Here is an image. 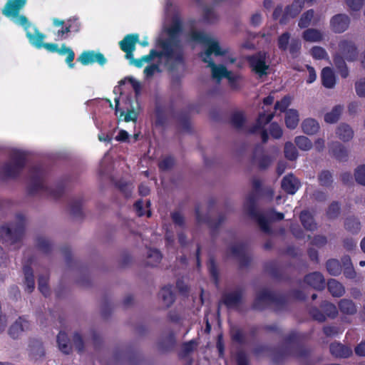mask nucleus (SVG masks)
Listing matches in <instances>:
<instances>
[{
  "label": "nucleus",
  "mask_w": 365,
  "mask_h": 365,
  "mask_svg": "<svg viewBox=\"0 0 365 365\" xmlns=\"http://www.w3.org/2000/svg\"><path fill=\"white\" fill-rule=\"evenodd\" d=\"M181 25L178 21H173L168 29V38L160 39L158 46L160 52L152 50L149 55L138 60H132V63L141 67L144 63L150 62L154 57L159 58L160 63L164 64L170 70H173L178 65L183 63L184 53L182 44L179 40Z\"/></svg>",
  "instance_id": "nucleus-1"
},
{
  "label": "nucleus",
  "mask_w": 365,
  "mask_h": 365,
  "mask_svg": "<svg viewBox=\"0 0 365 365\" xmlns=\"http://www.w3.org/2000/svg\"><path fill=\"white\" fill-rule=\"evenodd\" d=\"M191 38L204 44L206 47V50L200 54V57L211 68L213 78L220 81L222 78H226L230 83H234L237 80V75L228 71L222 65H215L212 60L211 55L212 53L218 56L225 55L227 53V50L222 48L215 38L202 32L193 31L191 32Z\"/></svg>",
  "instance_id": "nucleus-2"
},
{
  "label": "nucleus",
  "mask_w": 365,
  "mask_h": 365,
  "mask_svg": "<svg viewBox=\"0 0 365 365\" xmlns=\"http://www.w3.org/2000/svg\"><path fill=\"white\" fill-rule=\"evenodd\" d=\"M255 195L253 193L250 194L245 202L244 210L250 216L257 221L263 232L269 233V223L272 221L282 220L284 218V214L282 212H277L274 210L259 213L255 209Z\"/></svg>",
  "instance_id": "nucleus-3"
},
{
  "label": "nucleus",
  "mask_w": 365,
  "mask_h": 365,
  "mask_svg": "<svg viewBox=\"0 0 365 365\" xmlns=\"http://www.w3.org/2000/svg\"><path fill=\"white\" fill-rule=\"evenodd\" d=\"M339 51L333 56L334 64L341 77L346 78L349 71L344 57L348 61H354L358 57V51L355 44L350 41L342 40L339 44Z\"/></svg>",
  "instance_id": "nucleus-4"
},
{
  "label": "nucleus",
  "mask_w": 365,
  "mask_h": 365,
  "mask_svg": "<svg viewBox=\"0 0 365 365\" xmlns=\"http://www.w3.org/2000/svg\"><path fill=\"white\" fill-rule=\"evenodd\" d=\"M115 114L119 113V118L123 117L125 122L137 120L140 110L139 103L135 99L134 101L130 96L115 98Z\"/></svg>",
  "instance_id": "nucleus-5"
},
{
  "label": "nucleus",
  "mask_w": 365,
  "mask_h": 365,
  "mask_svg": "<svg viewBox=\"0 0 365 365\" xmlns=\"http://www.w3.org/2000/svg\"><path fill=\"white\" fill-rule=\"evenodd\" d=\"M24 234V218L17 216L15 222L2 226L0 228L1 238L9 245L19 243Z\"/></svg>",
  "instance_id": "nucleus-6"
},
{
  "label": "nucleus",
  "mask_w": 365,
  "mask_h": 365,
  "mask_svg": "<svg viewBox=\"0 0 365 365\" xmlns=\"http://www.w3.org/2000/svg\"><path fill=\"white\" fill-rule=\"evenodd\" d=\"M25 165V155L24 153L13 150L11 153V160L4 167V174L9 178L17 176Z\"/></svg>",
  "instance_id": "nucleus-7"
},
{
  "label": "nucleus",
  "mask_w": 365,
  "mask_h": 365,
  "mask_svg": "<svg viewBox=\"0 0 365 365\" xmlns=\"http://www.w3.org/2000/svg\"><path fill=\"white\" fill-rule=\"evenodd\" d=\"M250 66L253 72L259 77L266 76L269 69V63L267 61V54L264 52H259L247 58Z\"/></svg>",
  "instance_id": "nucleus-8"
},
{
  "label": "nucleus",
  "mask_w": 365,
  "mask_h": 365,
  "mask_svg": "<svg viewBox=\"0 0 365 365\" xmlns=\"http://www.w3.org/2000/svg\"><path fill=\"white\" fill-rule=\"evenodd\" d=\"M350 18L344 14L334 15L330 20L331 29L334 33H343L349 28Z\"/></svg>",
  "instance_id": "nucleus-9"
},
{
  "label": "nucleus",
  "mask_w": 365,
  "mask_h": 365,
  "mask_svg": "<svg viewBox=\"0 0 365 365\" xmlns=\"http://www.w3.org/2000/svg\"><path fill=\"white\" fill-rule=\"evenodd\" d=\"M274 295L267 289H262L257 292L254 302V307L262 309L275 302Z\"/></svg>",
  "instance_id": "nucleus-10"
},
{
  "label": "nucleus",
  "mask_w": 365,
  "mask_h": 365,
  "mask_svg": "<svg viewBox=\"0 0 365 365\" xmlns=\"http://www.w3.org/2000/svg\"><path fill=\"white\" fill-rule=\"evenodd\" d=\"M26 2V0H9L2 10V13L9 18L16 17Z\"/></svg>",
  "instance_id": "nucleus-11"
},
{
  "label": "nucleus",
  "mask_w": 365,
  "mask_h": 365,
  "mask_svg": "<svg viewBox=\"0 0 365 365\" xmlns=\"http://www.w3.org/2000/svg\"><path fill=\"white\" fill-rule=\"evenodd\" d=\"M78 61L83 65H88L93 63H98L100 65H104L106 60L101 53L94 51L83 52L78 58Z\"/></svg>",
  "instance_id": "nucleus-12"
},
{
  "label": "nucleus",
  "mask_w": 365,
  "mask_h": 365,
  "mask_svg": "<svg viewBox=\"0 0 365 365\" xmlns=\"http://www.w3.org/2000/svg\"><path fill=\"white\" fill-rule=\"evenodd\" d=\"M30 324L25 318L19 317L9 328V334L14 338H18L24 331L29 330Z\"/></svg>",
  "instance_id": "nucleus-13"
},
{
  "label": "nucleus",
  "mask_w": 365,
  "mask_h": 365,
  "mask_svg": "<svg viewBox=\"0 0 365 365\" xmlns=\"http://www.w3.org/2000/svg\"><path fill=\"white\" fill-rule=\"evenodd\" d=\"M273 118V114L265 115L262 113L259 115L256 125L251 130V133H256L258 130H260V134L262 140L264 143H266L268 139V135L267 131L263 129L264 126L269 123Z\"/></svg>",
  "instance_id": "nucleus-14"
},
{
  "label": "nucleus",
  "mask_w": 365,
  "mask_h": 365,
  "mask_svg": "<svg viewBox=\"0 0 365 365\" xmlns=\"http://www.w3.org/2000/svg\"><path fill=\"white\" fill-rule=\"evenodd\" d=\"M32 259L28 260L26 263H24L23 271L24 274V284L26 286V290L31 293L35 288V280L32 269L30 267V264L32 263Z\"/></svg>",
  "instance_id": "nucleus-15"
},
{
  "label": "nucleus",
  "mask_w": 365,
  "mask_h": 365,
  "mask_svg": "<svg viewBox=\"0 0 365 365\" xmlns=\"http://www.w3.org/2000/svg\"><path fill=\"white\" fill-rule=\"evenodd\" d=\"M304 282L315 289L321 290L325 287V279L323 275L318 272L307 274L304 277Z\"/></svg>",
  "instance_id": "nucleus-16"
},
{
  "label": "nucleus",
  "mask_w": 365,
  "mask_h": 365,
  "mask_svg": "<svg viewBox=\"0 0 365 365\" xmlns=\"http://www.w3.org/2000/svg\"><path fill=\"white\" fill-rule=\"evenodd\" d=\"M300 182L293 175L284 177L282 180V188L289 194H294L300 187Z\"/></svg>",
  "instance_id": "nucleus-17"
},
{
  "label": "nucleus",
  "mask_w": 365,
  "mask_h": 365,
  "mask_svg": "<svg viewBox=\"0 0 365 365\" xmlns=\"http://www.w3.org/2000/svg\"><path fill=\"white\" fill-rule=\"evenodd\" d=\"M329 350L331 355L336 358H348L352 354V350L350 347L339 342L331 343Z\"/></svg>",
  "instance_id": "nucleus-18"
},
{
  "label": "nucleus",
  "mask_w": 365,
  "mask_h": 365,
  "mask_svg": "<svg viewBox=\"0 0 365 365\" xmlns=\"http://www.w3.org/2000/svg\"><path fill=\"white\" fill-rule=\"evenodd\" d=\"M230 254L234 257H236L239 260V262L242 266H244L246 264V262L249 259V256L247 255L245 247L242 245H241V244L233 245L230 247Z\"/></svg>",
  "instance_id": "nucleus-19"
},
{
  "label": "nucleus",
  "mask_w": 365,
  "mask_h": 365,
  "mask_svg": "<svg viewBox=\"0 0 365 365\" xmlns=\"http://www.w3.org/2000/svg\"><path fill=\"white\" fill-rule=\"evenodd\" d=\"M305 0H294L293 3L285 9L284 17L280 20L281 24L285 23L286 17L294 18L297 16L302 9Z\"/></svg>",
  "instance_id": "nucleus-20"
},
{
  "label": "nucleus",
  "mask_w": 365,
  "mask_h": 365,
  "mask_svg": "<svg viewBox=\"0 0 365 365\" xmlns=\"http://www.w3.org/2000/svg\"><path fill=\"white\" fill-rule=\"evenodd\" d=\"M254 163L260 168H267L273 161V158L269 155L261 153V148H257L253 157Z\"/></svg>",
  "instance_id": "nucleus-21"
},
{
  "label": "nucleus",
  "mask_w": 365,
  "mask_h": 365,
  "mask_svg": "<svg viewBox=\"0 0 365 365\" xmlns=\"http://www.w3.org/2000/svg\"><path fill=\"white\" fill-rule=\"evenodd\" d=\"M336 135L341 140L347 142L353 138L354 130L349 125L341 123L336 128Z\"/></svg>",
  "instance_id": "nucleus-22"
},
{
  "label": "nucleus",
  "mask_w": 365,
  "mask_h": 365,
  "mask_svg": "<svg viewBox=\"0 0 365 365\" xmlns=\"http://www.w3.org/2000/svg\"><path fill=\"white\" fill-rule=\"evenodd\" d=\"M322 82L324 87L332 88L336 83L335 75L331 68L325 67L323 68L321 74Z\"/></svg>",
  "instance_id": "nucleus-23"
},
{
  "label": "nucleus",
  "mask_w": 365,
  "mask_h": 365,
  "mask_svg": "<svg viewBox=\"0 0 365 365\" xmlns=\"http://www.w3.org/2000/svg\"><path fill=\"white\" fill-rule=\"evenodd\" d=\"M44 188L42 173L39 171L32 173L30 180V192L32 193L38 192Z\"/></svg>",
  "instance_id": "nucleus-24"
},
{
  "label": "nucleus",
  "mask_w": 365,
  "mask_h": 365,
  "mask_svg": "<svg viewBox=\"0 0 365 365\" xmlns=\"http://www.w3.org/2000/svg\"><path fill=\"white\" fill-rule=\"evenodd\" d=\"M339 311L347 315H353L356 313L357 308L354 302L349 299H342L339 302Z\"/></svg>",
  "instance_id": "nucleus-25"
},
{
  "label": "nucleus",
  "mask_w": 365,
  "mask_h": 365,
  "mask_svg": "<svg viewBox=\"0 0 365 365\" xmlns=\"http://www.w3.org/2000/svg\"><path fill=\"white\" fill-rule=\"evenodd\" d=\"M57 343L59 350L66 354L71 352L72 346L66 332L60 331L57 336Z\"/></svg>",
  "instance_id": "nucleus-26"
},
{
  "label": "nucleus",
  "mask_w": 365,
  "mask_h": 365,
  "mask_svg": "<svg viewBox=\"0 0 365 365\" xmlns=\"http://www.w3.org/2000/svg\"><path fill=\"white\" fill-rule=\"evenodd\" d=\"M159 298L163 304L169 307L174 302V294L171 286L164 287L159 293Z\"/></svg>",
  "instance_id": "nucleus-27"
},
{
  "label": "nucleus",
  "mask_w": 365,
  "mask_h": 365,
  "mask_svg": "<svg viewBox=\"0 0 365 365\" xmlns=\"http://www.w3.org/2000/svg\"><path fill=\"white\" fill-rule=\"evenodd\" d=\"M175 344V334L170 331L164 334L160 339L159 348L162 351H168Z\"/></svg>",
  "instance_id": "nucleus-28"
},
{
  "label": "nucleus",
  "mask_w": 365,
  "mask_h": 365,
  "mask_svg": "<svg viewBox=\"0 0 365 365\" xmlns=\"http://www.w3.org/2000/svg\"><path fill=\"white\" fill-rule=\"evenodd\" d=\"M329 292L334 297H340L345 293V289L342 284L334 279L328 281Z\"/></svg>",
  "instance_id": "nucleus-29"
},
{
  "label": "nucleus",
  "mask_w": 365,
  "mask_h": 365,
  "mask_svg": "<svg viewBox=\"0 0 365 365\" xmlns=\"http://www.w3.org/2000/svg\"><path fill=\"white\" fill-rule=\"evenodd\" d=\"M302 130L307 135H314L319 130L318 122L313 118H307L302 123Z\"/></svg>",
  "instance_id": "nucleus-30"
},
{
  "label": "nucleus",
  "mask_w": 365,
  "mask_h": 365,
  "mask_svg": "<svg viewBox=\"0 0 365 365\" xmlns=\"http://www.w3.org/2000/svg\"><path fill=\"white\" fill-rule=\"evenodd\" d=\"M344 110V107L341 105L335 106L331 110L324 115V121L327 123H336Z\"/></svg>",
  "instance_id": "nucleus-31"
},
{
  "label": "nucleus",
  "mask_w": 365,
  "mask_h": 365,
  "mask_svg": "<svg viewBox=\"0 0 365 365\" xmlns=\"http://www.w3.org/2000/svg\"><path fill=\"white\" fill-rule=\"evenodd\" d=\"M303 38L309 42H319L322 41V33L316 29H307L303 32Z\"/></svg>",
  "instance_id": "nucleus-32"
},
{
  "label": "nucleus",
  "mask_w": 365,
  "mask_h": 365,
  "mask_svg": "<svg viewBox=\"0 0 365 365\" xmlns=\"http://www.w3.org/2000/svg\"><path fill=\"white\" fill-rule=\"evenodd\" d=\"M242 298V293L240 291H235L227 293L223 296V302L228 307H232L239 304Z\"/></svg>",
  "instance_id": "nucleus-33"
},
{
  "label": "nucleus",
  "mask_w": 365,
  "mask_h": 365,
  "mask_svg": "<svg viewBox=\"0 0 365 365\" xmlns=\"http://www.w3.org/2000/svg\"><path fill=\"white\" fill-rule=\"evenodd\" d=\"M299 114L297 110L289 109L286 112L285 123L288 128H295L299 123Z\"/></svg>",
  "instance_id": "nucleus-34"
},
{
  "label": "nucleus",
  "mask_w": 365,
  "mask_h": 365,
  "mask_svg": "<svg viewBox=\"0 0 365 365\" xmlns=\"http://www.w3.org/2000/svg\"><path fill=\"white\" fill-rule=\"evenodd\" d=\"M300 220L306 230L313 231L317 229V224L314 222L312 215L307 211L301 212Z\"/></svg>",
  "instance_id": "nucleus-35"
},
{
  "label": "nucleus",
  "mask_w": 365,
  "mask_h": 365,
  "mask_svg": "<svg viewBox=\"0 0 365 365\" xmlns=\"http://www.w3.org/2000/svg\"><path fill=\"white\" fill-rule=\"evenodd\" d=\"M330 150L333 155L339 160L344 159L348 155L346 149L339 142L331 143Z\"/></svg>",
  "instance_id": "nucleus-36"
},
{
  "label": "nucleus",
  "mask_w": 365,
  "mask_h": 365,
  "mask_svg": "<svg viewBox=\"0 0 365 365\" xmlns=\"http://www.w3.org/2000/svg\"><path fill=\"white\" fill-rule=\"evenodd\" d=\"M31 355L37 359L44 355V349L42 343L38 340H32L29 344Z\"/></svg>",
  "instance_id": "nucleus-37"
},
{
  "label": "nucleus",
  "mask_w": 365,
  "mask_h": 365,
  "mask_svg": "<svg viewBox=\"0 0 365 365\" xmlns=\"http://www.w3.org/2000/svg\"><path fill=\"white\" fill-rule=\"evenodd\" d=\"M36 246L39 250L47 253L51 250L52 243L48 237L39 235L36 238Z\"/></svg>",
  "instance_id": "nucleus-38"
},
{
  "label": "nucleus",
  "mask_w": 365,
  "mask_h": 365,
  "mask_svg": "<svg viewBox=\"0 0 365 365\" xmlns=\"http://www.w3.org/2000/svg\"><path fill=\"white\" fill-rule=\"evenodd\" d=\"M162 256L157 250H149L147 252L146 264L150 266H157L161 261Z\"/></svg>",
  "instance_id": "nucleus-39"
},
{
  "label": "nucleus",
  "mask_w": 365,
  "mask_h": 365,
  "mask_svg": "<svg viewBox=\"0 0 365 365\" xmlns=\"http://www.w3.org/2000/svg\"><path fill=\"white\" fill-rule=\"evenodd\" d=\"M27 37L29 38L30 42L37 48L43 47V40L44 39L45 36L40 33L38 30L35 29L33 33L28 31Z\"/></svg>",
  "instance_id": "nucleus-40"
},
{
  "label": "nucleus",
  "mask_w": 365,
  "mask_h": 365,
  "mask_svg": "<svg viewBox=\"0 0 365 365\" xmlns=\"http://www.w3.org/2000/svg\"><path fill=\"white\" fill-rule=\"evenodd\" d=\"M328 272L333 276H337L341 272V266L339 260L330 259L326 263Z\"/></svg>",
  "instance_id": "nucleus-41"
},
{
  "label": "nucleus",
  "mask_w": 365,
  "mask_h": 365,
  "mask_svg": "<svg viewBox=\"0 0 365 365\" xmlns=\"http://www.w3.org/2000/svg\"><path fill=\"white\" fill-rule=\"evenodd\" d=\"M294 143L297 147L304 151L309 150L312 148V141L306 136H297L294 139Z\"/></svg>",
  "instance_id": "nucleus-42"
},
{
  "label": "nucleus",
  "mask_w": 365,
  "mask_h": 365,
  "mask_svg": "<svg viewBox=\"0 0 365 365\" xmlns=\"http://www.w3.org/2000/svg\"><path fill=\"white\" fill-rule=\"evenodd\" d=\"M314 11L313 9H309L304 13L298 23V26L301 29L307 28L312 22V20L314 17Z\"/></svg>",
  "instance_id": "nucleus-43"
},
{
  "label": "nucleus",
  "mask_w": 365,
  "mask_h": 365,
  "mask_svg": "<svg viewBox=\"0 0 365 365\" xmlns=\"http://www.w3.org/2000/svg\"><path fill=\"white\" fill-rule=\"evenodd\" d=\"M318 180L321 186L329 187L333 182L332 175L328 170H323L319 174Z\"/></svg>",
  "instance_id": "nucleus-44"
},
{
  "label": "nucleus",
  "mask_w": 365,
  "mask_h": 365,
  "mask_svg": "<svg viewBox=\"0 0 365 365\" xmlns=\"http://www.w3.org/2000/svg\"><path fill=\"white\" fill-rule=\"evenodd\" d=\"M344 225L346 230L352 233H357L361 229L360 222L357 219L353 217L347 218L345 221Z\"/></svg>",
  "instance_id": "nucleus-45"
},
{
  "label": "nucleus",
  "mask_w": 365,
  "mask_h": 365,
  "mask_svg": "<svg viewBox=\"0 0 365 365\" xmlns=\"http://www.w3.org/2000/svg\"><path fill=\"white\" fill-rule=\"evenodd\" d=\"M138 41V35H128L120 42V48L122 49V46L124 45L125 48L135 49V45Z\"/></svg>",
  "instance_id": "nucleus-46"
},
{
  "label": "nucleus",
  "mask_w": 365,
  "mask_h": 365,
  "mask_svg": "<svg viewBox=\"0 0 365 365\" xmlns=\"http://www.w3.org/2000/svg\"><path fill=\"white\" fill-rule=\"evenodd\" d=\"M284 155L287 159L290 160H294L297 158V150L294 145L290 142H287L285 143Z\"/></svg>",
  "instance_id": "nucleus-47"
},
{
  "label": "nucleus",
  "mask_w": 365,
  "mask_h": 365,
  "mask_svg": "<svg viewBox=\"0 0 365 365\" xmlns=\"http://www.w3.org/2000/svg\"><path fill=\"white\" fill-rule=\"evenodd\" d=\"M196 346L197 343L194 340L184 343L182 345L180 356L183 358L186 357L196 349Z\"/></svg>",
  "instance_id": "nucleus-48"
},
{
  "label": "nucleus",
  "mask_w": 365,
  "mask_h": 365,
  "mask_svg": "<svg viewBox=\"0 0 365 365\" xmlns=\"http://www.w3.org/2000/svg\"><path fill=\"white\" fill-rule=\"evenodd\" d=\"M126 83H129L131 85L133 89L134 90V91L135 93V98H137V96L140 93V91H141L140 83L133 77H128V78H125L123 80H122L120 82V84L124 85Z\"/></svg>",
  "instance_id": "nucleus-49"
},
{
  "label": "nucleus",
  "mask_w": 365,
  "mask_h": 365,
  "mask_svg": "<svg viewBox=\"0 0 365 365\" xmlns=\"http://www.w3.org/2000/svg\"><path fill=\"white\" fill-rule=\"evenodd\" d=\"M290 41V34L288 32L282 34L279 36L277 41L279 48L282 51H287Z\"/></svg>",
  "instance_id": "nucleus-50"
},
{
  "label": "nucleus",
  "mask_w": 365,
  "mask_h": 365,
  "mask_svg": "<svg viewBox=\"0 0 365 365\" xmlns=\"http://www.w3.org/2000/svg\"><path fill=\"white\" fill-rule=\"evenodd\" d=\"M354 178L357 183L365 186V165H359L355 169Z\"/></svg>",
  "instance_id": "nucleus-51"
},
{
  "label": "nucleus",
  "mask_w": 365,
  "mask_h": 365,
  "mask_svg": "<svg viewBox=\"0 0 365 365\" xmlns=\"http://www.w3.org/2000/svg\"><path fill=\"white\" fill-rule=\"evenodd\" d=\"M322 308L328 317L334 318L338 314L336 306L332 303L324 302L322 304Z\"/></svg>",
  "instance_id": "nucleus-52"
},
{
  "label": "nucleus",
  "mask_w": 365,
  "mask_h": 365,
  "mask_svg": "<svg viewBox=\"0 0 365 365\" xmlns=\"http://www.w3.org/2000/svg\"><path fill=\"white\" fill-rule=\"evenodd\" d=\"M73 344L78 352L84 350V340L82 335L78 332H75L73 335Z\"/></svg>",
  "instance_id": "nucleus-53"
},
{
  "label": "nucleus",
  "mask_w": 365,
  "mask_h": 365,
  "mask_svg": "<svg viewBox=\"0 0 365 365\" xmlns=\"http://www.w3.org/2000/svg\"><path fill=\"white\" fill-rule=\"evenodd\" d=\"M60 54H67L66 62L68 63L69 66L73 68L74 64L72 63L74 59V53L70 48L66 47V46H62L60 49H58V51Z\"/></svg>",
  "instance_id": "nucleus-54"
},
{
  "label": "nucleus",
  "mask_w": 365,
  "mask_h": 365,
  "mask_svg": "<svg viewBox=\"0 0 365 365\" xmlns=\"http://www.w3.org/2000/svg\"><path fill=\"white\" fill-rule=\"evenodd\" d=\"M48 276L47 275H41L38 277V289L39 291L45 296H46L49 289L48 287Z\"/></svg>",
  "instance_id": "nucleus-55"
},
{
  "label": "nucleus",
  "mask_w": 365,
  "mask_h": 365,
  "mask_svg": "<svg viewBox=\"0 0 365 365\" xmlns=\"http://www.w3.org/2000/svg\"><path fill=\"white\" fill-rule=\"evenodd\" d=\"M301 48V42L299 39L292 38L290 43L288 46L289 53L293 56H296Z\"/></svg>",
  "instance_id": "nucleus-56"
},
{
  "label": "nucleus",
  "mask_w": 365,
  "mask_h": 365,
  "mask_svg": "<svg viewBox=\"0 0 365 365\" xmlns=\"http://www.w3.org/2000/svg\"><path fill=\"white\" fill-rule=\"evenodd\" d=\"M355 91L359 97L365 98V78H361L356 81Z\"/></svg>",
  "instance_id": "nucleus-57"
},
{
  "label": "nucleus",
  "mask_w": 365,
  "mask_h": 365,
  "mask_svg": "<svg viewBox=\"0 0 365 365\" xmlns=\"http://www.w3.org/2000/svg\"><path fill=\"white\" fill-rule=\"evenodd\" d=\"M291 101L292 99L289 96H284L280 101L276 103L274 109L284 112L290 105Z\"/></svg>",
  "instance_id": "nucleus-58"
},
{
  "label": "nucleus",
  "mask_w": 365,
  "mask_h": 365,
  "mask_svg": "<svg viewBox=\"0 0 365 365\" xmlns=\"http://www.w3.org/2000/svg\"><path fill=\"white\" fill-rule=\"evenodd\" d=\"M203 19L207 23H214L217 19V15L210 8H205L203 14Z\"/></svg>",
  "instance_id": "nucleus-59"
},
{
  "label": "nucleus",
  "mask_w": 365,
  "mask_h": 365,
  "mask_svg": "<svg viewBox=\"0 0 365 365\" xmlns=\"http://www.w3.org/2000/svg\"><path fill=\"white\" fill-rule=\"evenodd\" d=\"M311 53L317 59H322L327 56V51L320 46H314L311 50Z\"/></svg>",
  "instance_id": "nucleus-60"
},
{
  "label": "nucleus",
  "mask_w": 365,
  "mask_h": 365,
  "mask_svg": "<svg viewBox=\"0 0 365 365\" xmlns=\"http://www.w3.org/2000/svg\"><path fill=\"white\" fill-rule=\"evenodd\" d=\"M339 205L336 202H332L327 210V215L329 218H335L339 213Z\"/></svg>",
  "instance_id": "nucleus-61"
},
{
  "label": "nucleus",
  "mask_w": 365,
  "mask_h": 365,
  "mask_svg": "<svg viewBox=\"0 0 365 365\" xmlns=\"http://www.w3.org/2000/svg\"><path fill=\"white\" fill-rule=\"evenodd\" d=\"M364 0H345L346 5L352 11H359Z\"/></svg>",
  "instance_id": "nucleus-62"
},
{
  "label": "nucleus",
  "mask_w": 365,
  "mask_h": 365,
  "mask_svg": "<svg viewBox=\"0 0 365 365\" xmlns=\"http://www.w3.org/2000/svg\"><path fill=\"white\" fill-rule=\"evenodd\" d=\"M271 135L274 138H279L282 135V130L277 123H272L269 128Z\"/></svg>",
  "instance_id": "nucleus-63"
},
{
  "label": "nucleus",
  "mask_w": 365,
  "mask_h": 365,
  "mask_svg": "<svg viewBox=\"0 0 365 365\" xmlns=\"http://www.w3.org/2000/svg\"><path fill=\"white\" fill-rule=\"evenodd\" d=\"M174 165V159L171 157H166L159 163V168L161 170H168Z\"/></svg>",
  "instance_id": "nucleus-64"
}]
</instances>
